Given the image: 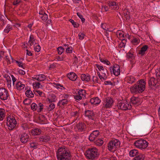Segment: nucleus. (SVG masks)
<instances>
[{"label": "nucleus", "mask_w": 160, "mask_h": 160, "mask_svg": "<svg viewBox=\"0 0 160 160\" xmlns=\"http://www.w3.org/2000/svg\"><path fill=\"white\" fill-rule=\"evenodd\" d=\"M94 143L97 145L100 146L102 145L103 143V142L102 139H99L96 140Z\"/></svg>", "instance_id": "72a5a7b5"}, {"label": "nucleus", "mask_w": 160, "mask_h": 160, "mask_svg": "<svg viewBox=\"0 0 160 160\" xmlns=\"http://www.w3.org/2000/svg\"><path fill=\"white\" fill-rule=\"evenodd\" d=\"M123 13L126 19L127 20H129L130 18L129 15V12H128L127 9H125L124 10Z\"/></svg>", "instance_id": "c756f323"}, {"label": "nucleus", "mask_w": 160, "mask_h": 160, "mask_svg": "<svg viewBox=\"0 0 160 160\" xmlns=\"http://www.w3.org/2000/svg\"><path fill=\"white\" fill-rule=\"evenodd\" d=\"M146 82L143 79H140L130 88L132 93L137 94L143 92L145 89Z\"/></svg>", "instance_id": "f257e3e1"}, {"label": "nucleus", "mask_w": 160, "mask_h": 160, "mask_svg": "<svg viewBox=\"0 0 160 160\" xmlns=\"http://www.w3.org/2000/svg\"><path fill=\"white\" fill-rule=\"evenodd\" d=\"M6 80L7 82H8V84H11V80L10 79V78L9 76H8L6 78Z\"/></svg>", "instance_id": "e2e57ef3"}, {"label": "nucleus", "mask_w": 160, "mask_h": 160, "mask_svg": "<svg viewBox=\"0 0 160 160\" xmlns=\"http://www.w3.org/2000/svg\"><path fill=\"white\" fill-rule=\"evenodd\" d=\"M5 116V110L4 109L0 108V121H2Z\"/></svg>", "instance_id": "a878e982"}, {"label": "nucleus", "mask_w": 160, "mask_h": 160, "mask_svg": "<svg viewBox=\"0 0 160 160\" xmlns=\"http://www.w3.org/2000/svg\"><path fill=\"white\" fill-rule=\"evenodd\" d=\"M126 57L128 59L131 58L132 59H134V55L130 51L127 54Z\"/></svg>", "instance_id": "f704fd0d"}, {"label": "nucleus", "mask_w": 160, "mask_h": 160, "mask_svg": "<svg viewBox=\"0 0 160 160\" xmlns=\"http://www.w3.org/2000/svg\"><path fill=\"white\" fill-rule=\"evenodd\" d=\"M8 117L7 120V125L9 127V130L12 131L15 127L16 124H17V122L15 119V118L12 117V118H9Z\"/></svg>", "instance_id": "0eeeda50"}, {"label": "nucleus", "mask_w": 160, "mask_h": 160, "mask_svg": "<svg viewBox=\"0 0 160 160\" xmlns=\"http://www.w3.org/2000/svg\"><path fill=\"white\" fill-rule=\"evenodd\" d=\"M111 73H112V69L113 74L116 76H118L120 74V68L118 64H115L113 66V68L111 67L110 68Z\"/></svg>", "instance_id": "9d476101"}, {"label": "nucleus", "mask_w": 160, "mask_h": 160, "mask_svg": "<svg viewBox=\"0 0 160 160\" xmlns=\"http://www.w3.org/2000/svg\"><path fill=\"white\" fill-rule=\"evenodd\" d=\"M38 107L37 105L35 103H33L31 105V109L34 111L37 110Z\"/></svg>", "instance_id": "79ce46f5"}, {"label": "nucleus", "mask_w": 160, "mask_h": 160, "mask_svg": "<svg viewBox=\"0 0 160 160\" xmlns=\"http://www.w3.org/2000/svg\"><path fill=\"white\" fill-rule=\"evenodd\" d=\"M85 93V91L83 89H81L78 91V95L80 96L81 95H82V96L84 95V94Z\"/></svg>", "instance_id": "09e8293b"}, {"label": "nucleus", "mask_w": 160, "mask_h": 160, "mask_svg": "<svg viewBox=\"0 0 160 160\" xmlns=\"http://www.w3.org/2000/svg\"><path fill=\"white\" fill-rule=\"evenodd\" d=\"M132 43L135 44H136L138 43V40L136 38H133V39L132 40Z\"/></svg>", "instance_id": "69168bd1"}, {"label": "nucleus", "mask_w": 160, "mask_h": 160, "mask_svg": "<svg viewBox=\"0 0 160 160\" xmlns=\"http://www.w3.org/2000/svg\"><path fill=\"white\" fill-rule=\"evenodd\" d=\"M99 60L101 62L103 63L104 64H106L107 65H109L110 64L109 61L106 59H104L100 57Z\"/></svg>", "instance_id": "58836bf2"}, {"label": "nucleus", "mask_w": 160, "mask_h": 160, "mask_svg": "<svg viewBox=\"0 0 160 160\" xmlns=\"http://www.w3.org/2000/svg\"><path fill=\"white\" fill-rule=\"evenodd\" d=\"M9 96V93L7 89L5 88H0V98L1 100H7Z\"/></svg>", "instance_id": "1a4fd4ad"}, {"label": "nucleus", "mask_w": 160, "mask_h": 160, "mask_svg": "<svg viewBox=\"0 0 160 160\" xmlns=\"http://www.w3.org/2000/svg\"><path fill=\"white\" fill-rule=\"evenodd\" d=\"M85 156L88 158L92 160L98 157L99 155L98 153V149L96 148H89L86 151Z\"/></svg>", "instance_id": "7ed1b4c3"}, {"label": "nucleus", "mask_w": 160, "mask_h": 160, "mask_svg": "<svg viewBox=\"0 0 160 160\" xmlns=\"http://www.w3.org/2000/svg\"><path fill=\"white\" fill-rule=\"evenodd\" d=\"M145 158V156L144 154H139L135 157L133 160H144Z\"/></svg>", "instance_id": "393cba45"}, {"label": "nucleus", "mask_w": 160, "mask_h": 160, "mask_svg": "<svg viewBox=\"0 0 160 160\" xmlns=\"http://www.w3.org/2000/svg\"><path fill=\"white\" fill-rule=\"evenodd\" d=\"M74 98L77 100H80L82 98V97L81 96L79 95H75L74 96Z\"/></svg>", "instance_id": "bf43d9fd"}, {"label": "nucleus", "mask_w": 160, "mask_h": 160, "mask_svg": "<svg viewBox=\"0 0 160 160\" xmlns=\"http://www.w3.org/2000/svg\"><path fill=\"white\" fill-rule=\"evenodd\" d=\"M148 47L147 45H144L141 48V49L139 51L138 54L141 56H143L145 53V52L147 50Z\"/></svg>", "instance_id": "a211bd4d"}, {"label": "nucleus", "mask_w": 160, "mask_h": 160, "mask_svg": "<svg viewBox=\"0 0 160 160\" xmlns=\"http://www.w3.org/2000/svg\"><path fill=\"white\" fill-rule=\"evenodd\" d=\"M57 157L58 160H71V155L65 149V146H63L58 149Z\"/></svg>", "instance_id": "f03ea898"}, {"label": "nucleus", "mask_w": 160, "mask_h": 160, "mask_svg": "<svg viewBox=\"0 0 160 160\" xmlns=\"http://www.w3.org/2000/svg\"><path fill=\"white\" fill-rule=\"evenodd\" d=\"M95 66L97 67V68H98V70L100 71L101 70H104V68L102 66H100L98 64H96Z\"/></svg>", "instance_id": "5fc2aeb1"}, {"label": "nucleus", "mask_w": 160, "mask_h": 160, "mask_svg": "<svg viewBox=\"0 0 160 160\" xmlns=\"http://www.w3.org/2000/svg\"><path fill=\"white\" fill-rule=\"evenodd\" d=\"M113 103L112 98L110 97H107L103 100V106L102 108L103 109H107L112 107Z\"/></svg>", "instance_id": "423d86ee"}, {"label": "nucleus", "mask_w": 160, "mask_h": 160, "mask_svg": "<svg viewBox=\"0 0 160 160\" xmlns=\"http://www.w3.org/2000/svg\"><path fill=\"white\" fill-rule=\"evenodd\" d=\"M35 41V39L34 38L32 35H31L30 37V39L29 40L28 42L30 43V45L31 46L34 43V42Z\"/></svg>", "instance_id": "4c0bfd02"}, {"label": "nucleus", "mask_w": 160, "mask_h": 160, "mask_svg": "<svg viewBox=\"0 0 160 160\" xmlns=\"http://www.w3.org/2000/svg\"><path fill=\"white\" fill-rule=\"evenodd\" d=\"M72 47L70 46L68 47L66 50V51L67 53H72Z\"/></svg>", "instance_id": "8fccbe9b"}, {"label": "nucleus", "mask_w": 160, "mask_h": 160, "mask_svg": "<svg viewBox=\"0 0 160 160\" xmlns=\"http://www.w3.org/2000/svg\"><path fill=\"white\" fill-rule=\"evenodd\" d=\"M38 145V143L35 142H32L30 143V147L31 148H37Z\"/></svg>", "instance_id": "ea45409f"}, {"label": "nucleus", "mask_w": 160, "mask_h": 160, "mask_svg": "<svg viewBox=\"0 0 160 160\" xmlns=\"http://www.w3.org/2000/svg\"><path fill=\"white\" fill-rule=\"evenodd\" d=\"M99 131L96 130L93 131L90 134L88 139L90 141H93L99 135Z\"/></svg>", "instance_id": "f8f14e48"}, {"label": "nucleus", "mask_w": 160, "mask_h": 160, "mask_svg": "<svg viewBox=\"0 0 160 160\" xmlns=\"http://www.w3.org/2000/svg\"><path fill=\"white\" fill-rule=\"evenodd\" d=\"M33 78L39 81H42L46 79V76L43 74H39L37 75L36 77Z\"/></svg>", "instance_id": "6ab92c4d"}, {"label": "nucleus", "mask_w": 160, "mask_h": 160, "mask_svg": "<svg viewBox=\"0 0 160 160\" xmlns=\"http://www.w3.org/2000/svg\"><path fill=\"white\" fill-rule=\"evenodd\" d=\"M15 61H16V63H17V64H18V65L19 67H21L23 69H24V66L23 65L21 64L22 63V62H20L16 60Z\"/></svg>", "instance_id": "4d7b16f0"}, {"label": "nucleus", "mask_w": 160, "mask_h": 160, "mask_svg": "<svg viewBox=\"0 0 160 160\" xmlns=\"http://www.w3.org/2000/svg\"><path fill=\"white\" fill-rule=\"evenodd\" d=\"M69 21L72 23L74 28H78L79 27V24L77 22H75L73 20L70 19Z\"/></svg>", "instance_id": "c9c22d12"}, {"label": "nucleus", "mask_w": 160, "mask_h": 160, "mask_svg": "<svg viewBox=\"0 0 160 160\" xmlns=\"http://www.w3.org/2000/svg\"><path fill=\"white\" fill-rule=\"evenodd\" d=\"M40 83L39 82H36L33 83V86L36 88H40Z\"/></svg>", "instance_id": "de8ad7c7"}, {"label": "nucleus", "mask_w": 160, "mask_h": 160, "mask_svg": "<svg viewBox=\"0 0 160 160\" xmlns=\"http://www.w3.org/2000/svg\"><path fill=\"white\" fill-rule=\"evenodd\" d=\"M61 101H62V105H66L67 104L68 100L66 99H63L61 100Z\"/></svg>", "instance_id": "6e6d98bb"}, {"label": "nucleus", "mask_w": 160, "mask_h": 160, "mask_svg": "<svg viewBox=\"0 0 160 160\" xmlns=\"http://www.w3.org/2000/svg\"><path fill=\"white\" fill-rule=\"evenodd\" d=\"M140 102V98L138 97H132L130 99V104L132 103L133 105H138Z\"/></svg>", "instance_id": "4468645a"}, {"label": "nucleus", "mask_w": 160, "mask_h": 160, "mask_svg": "<svg viewBox=\"0 0 160 160\" xmlns=\"http://www.w3.org/2000/svg\"><path fill=\"white\" fill-rule=\"evenodd\" d=\"M38 112H41L43 108V105L41 103H39L38 104Z\"/></svg>", "instance_id": "37998d69"}, {"label": "nucleus", "mask_w": 160, "mask_h": 160, "mask_svg": "<svg viewBox=\"0 0 160 160\" xmlns=\"http://www.w3.org/2000/svg\"><path fill=\"white\" fill-rule=\"evenodd\" d=\"M49 98L53 102L56 101V96L54 94H51Z\"/></svg>", "instance_id": "a18cd8bd"}, {"label": "nucleus", "mask_w": 160, "mask_h": 160, "mask_svg": "<svg viewBox=\"0 0 160 160\" xmlns=\"http://www.w3.org/2000/svg\"><path fill=\"white\" fill-rule=\"evenodd\" d=\"M108 8L107 6H105L102 7V10H104L105 12H107L108 11Z\"/></svg>", "instance_id": "680f3d73"}, {"label": "nucleus", "mask_w": 160, "mask_h": 160, "mask_svg": "<svg viewBox=\"0 0 160 160\" xmlns=\"http://www.w3.org/2000/svg\"><path fill=\"white\" fill-rule=\"evenodd\" d=\"M85 114L86 116L88 117L89 119L93 120L94 118V114L92 111L87 110L85 112Z\"/></svg>", "instance_id": "2eb2a0df"}, {"label": "nucleus", "mask_w": 160, "mask_h": 160, "mask_svg": "<svg viewBox=\"0 0 160 160\" xmlns=\"http://www.w3.org/2000/svg\"><path fill=\"white\" fill-rule=\"evenodd\" d=\"M41 19L44 21H46L48 19V15L46 13L42 16H40Z\"/></svg>", "instance_id": "c03bdc74"}, {"label": "nucleus", "mask_w": 160, "mask_h": 160, "mask_svg": "<svg viewBox=\"0 0 160 160\" xmlns=\"http://www.w3.org/2000/svg\"><path fill=\"white\" fill-rule=\"evenodd\" d=\"M67 76L70 80L72 81L76 80L78 78L77 75L73 72H71L68 73Z\"/></svg>", "instance_id": "f3484780"}, {"label": "nucleus", "mask_w": 160, "mask_h": 160, "mask_svg": "<svg viewBox=\"0 0 160 160\" xmlns=\"http://www.w3.org/2000/svg\"><path fill=\"white\" fill-rule=\"evenodd\" d=\"M38 122L40 124H44L45 123V120L43 119H41L40 117L38 118Z\"/></svg>", "instance_id": "603ef678"}, {"label": "nucleus", "mask_w": 160, "mask_h": 160, "mask_svg": "<svg viewBox=\"0 0 160 160\" xmlns=\"http://www.w3.org/2000/svg\"><path fill=\"white\" fill-rule=\"evenodd\" d=\"M139 154L138 151L136 149H133L131 150L129 152V155L130 156L133 157L137 156Z\"/></svg>", "instance_id": "bb28decb"}, {"label": "nucleus", "mask_w": 160, "mask_h": 160, "mask_svg": "<svg viewBox=\"0 0 160 160\" xmlns=\"http://www.w3.org/2000/svg\"><path fill=\"white\" fill-rule=\"evenodd\" d=\"M121 40H122L121 43H122V45L123 46H125V44L126 42V40H125V39L123 38H122V39Z\"/></svg>", "instance_id": "0e129e2a"}, {"label": "nucleus", "mask_w": 160, "mask_h": 160, "mask_svg": "<svg viewBox=\"0 0 160 160\" xmlns=\"http://www.w3.org/2000/svg\"><path fill=\"white\" fill-rule=\"evenodd\" d=\"M50 137L48 135L41 136L39 138V141L43 142H47L50 140Z\"/></svg>", "instance_id": "5701e85b"}, {"label": "nucleus", "mask_w": 160, "mask_h": 160, "mask_svg": "<svg viewBox=\"0 0 160 160\" xmlns=\"http://www.w3.org/2000/svg\"><path fill=\"white\" fill-rule=\"evenodd\" d=\"M76 127L80 132L85 131L86 128L85 124L82 122H79L77 124Z\"/></svg>", "instance_id": "9b49d317"}, {"label": "nucleus", "mask_w": 160, "mask_h": 160, "mask_svg": "<svg viewBox=\"0 0 160 160\" xmlns=\"http://www.w3.org/2000/svg\"><path fill=\"white\" fill-rule=\"evenodd\" d=\"M21 2V0H14L12 3V4L13 5L17 6Z\"/></svg>", "instance_id": "49530a36"}, {"label": "nucleus", "mask_w": 160, "mask_h": 160, "mask_svg": "<svg viewBox=\"0 0 160 160\" xmlns=\"http://www.w3.org/2000/svg\"><path fill=\"white\" fill-rule=\"evenodd\" d=\"M108 4L110 8H111V9L117 10L119 8V6L118 3L116 4V2H115L109 1Z\"/></svg>", "instance_id": "dca6fc26"}, {"label": "nucleus", "mask_w": 160, "mask_h": 160, "mask_svg": "<svg viewBox=\"0 0 160 160\" xmlns=\"http://www.w3.org/2000/svg\"><path fill=\"white\" fill-rule=\"evenodd\" d=\"M117 147L114 145V144L113 143L112 141V140L108 143V149L109 151H112V150L113 149H116Z\"/></svg>", "instance_id": "cd10ccee"}, {"label": "nucleus", "mask_w": 160, "mask_h": 160, "mask_svg": "<svg viewBox=\"0 0 160 160\" xmlns=\"http://www.w3.org/2000/svg\"><path fill=\"white\" fill-rule=\"evenodd\" d=\"M58 54L61 55L64 51V49L62 47H59L57 48Z\"/></svg>", "instance_id": "a19ab883"}, {"label": "nucleus", "mask_w": 160, "mask_h": 160, "mask_svg": "<svg viewBox=\"0 0 160 160\" xmlns=\"http://www.w3.org/2000/svg\"><path fill=\"white\" fill-rule=\"evenodd\" d=\"M55 108V105L53 103H51V104L49 105V108H50V110L49 111H51L52 109H53Z\"/></svg>", "instance_id": "052dcab7"}, {"label": "nucleus", "mask_w": 160, "mask_h": 160, "mask_svg": "<svg viewBox=\"0 0 160 160\" xmlns=\"http://www.w3.org/2000/svg\"><path fill=\"white\" fill-rule=\"evenodd\" d=\"M104 72L102 73V74H104V77H106V78H107V76L106 75V73H107L108 74V73L107 70L106 68H104V70H103Z\"/></svg>", "instance_id": "13d9d810"}, {"label": "nucleus", "mask_w": 160, "mask_h": 160, "mask_svg": "<svg viewBox=\"0 0 160 160\" xmlns=\"http://www.w3.org/2000/svg\"><path fill=\"white\" fill-rule=\"evenodd\" d=\"M78 35L79 39L81 40L83 39L84 38V36H85L84 34L81 32H79Z\"/></svg>", "instance_id": "3c124183"}, {"label": "nucleus", "mask_w": 160, "mask_h": 160, "mask_svg": "<svg viewBox=\"0 0 160 160\" xmlns=\"http://www.w3.org/2000/svg\"><path fill=\"white\" fill-rule=\"evenodd\" d=\"M125 101H118V107L119 109H121L123 110H127L128 109H130L132 108L131 105H129L128 102L127 101L125 102Z\"/></svg>", "instance_id": "39448f33"}, {"label": "nucleus", "mask_w": 160, "mask_h": 160, "mask_svg": "<svg viewBox=\"0 0 160 160\" xmlns=\"http://www.w3.org/2000/svg\"><path fill=\"white\" fill-rule=\"evenodd\" d=\"M34 49L36 52H39L41 50V47L39 45H37L34 48Z\"/></svg>", "instance_id": "864d4df0"}, {"label": "nucleus", "mask_w": 160, "mask_h": 160, "mask_svg": "<svg viewBox=\"0 0 160 160\" xmlns=\"http://www.w3.org/2000/svg\"><path fill=\"white\" fill-rule=\"evenodd\" d=\"M42 132V131L41 129L38 128H36L32 129L31 132L32 135L35 136L40 135Z\"/></svg>", "instance_id": "aec40b11"}, {"label": "nucleus", "mask_w": 160, "mask_h": 160, "mask_svg": "<svg viewBox=\"0 0 160 160\" xmlns=\"http://www.w3.org/2000/svg\"><path fill=\"white\" fill-rule=\"evenodd\" d=\"M104 83L106 85L108 84H110L112 85H113L112 83L110 81H106L104 82Z\"/></svg>", "instance_id": "338daca9"}, {"label": "nucleus", "mask_w": 160, "mask_h": 160, "mask_svg": "<svg viewBox=\"0 0 160 160\" xmlns=\"http://www.w3.org/2000/svg\"><path fill=\"white\" fill-rule=\"evenodd\" d=\"M28 135L26 133L21 134L20 140L21 142L23 143H26L29 141Z\"/></svg>", "instance_id": "ddd939ff"}, {"label": "nucleus", "mask_w": 160, "mask_h": 160, "mask_svg": "<svg viewBox=\"0 0 160 160\" xmlns=\"http://www.w3.org/2000/svg\"><path fill=\"white\" fill-rule=\"evenodd\" d=\"M100 102L101 100L97 97L92 98L90 100V102L92 104L94 105L98 104Z\"/></svg>", "instance_id": "412c9836"}, {"label": "nucleus", "mask_w": 160, "mask_h": 160, "mask_svg": "<svg viewBox=\"0 0 160 160\" xmlns=\"http://www.w3.org/2000/svg\"><path fill=\"white\" fill-rule=\"evenodd\" d=\"M136 80L135 78L132 76H130L128 77V82L129 83L132 84Z\"/></svg>", "instance_id": "2f4dec72"}, {"label": "nucleus", "mask_w": 160, "mask_h": 160, "mask_svg": "<svg viewBox=\"0 0 160 160\" xmlns=\"http://www.w3.org/2000/svg\"><path fill=\"white\" fill-rule=\"evenodd\" d=\"M12 29V27L10 25L8 24L6 28L4 29V32H5L8 33L9 31Z\"/></svg>", "instance_id": "473e14b6"}, {"label": "nucleus", "mask_w": 160, "mask_h": 160, "mask_svg": "<svg viewBox=\"0 0 160 160\" xmlns=\"http://www.w3.org/2000/svg\"><path fill=\"white\" fill-rule=\"evenodd\" d=\"M112 141L113 143L117 147H119L120 145V142L119 140L117 139H113L111 140Z\"/></svg>", "instance_id": "7c9ffc66"}, {"label": "nucleus", "mask_w": 160, "mask_h": 160, "mask_svg": "<svg viewBox=\"0 0 160 160\" xmlns=\"http://www.w3.org/2000/svg\"><path fill=\"white\" fill-rule=\"evenodd\" d=\"M32 102V100L29 98H27L25 99L23 101V103L25 105H29Z\"/></svg>", "instance_id": "e433bc0d"}, {"label": "nucleus", "mask_w": 160, "mask_h": 160, "mask_svg": "<svg viewBox=\"0 0 160 160\" xmlns=\"http://www.w3.org/2000/svg\"><path fill=\"white\" fill-rule=\"evenodd\" d=\"M160 79L157 78L155 79L153 77L150 78L148 80V83L150 87L153 86V87H158L159 85Z\"/></svg>", "instance_id": "6e6552de"}, {"label": "nucleus", "mask_w": 160, "mask_h": 160, "mask_svg": "<svg viewBox=\"0 0 160 160\" xmlns=\"http://www.w3.org/2000/svg\"><path fill=\"white\" fill-rule=\"evenodd\" d=\"M90 77L89 75H86L85 74H82L81 75V78L82 81L88 82L90 80Z\"/></svg>", "instance_id": "4be33fe9"}, {"label": "nucleus", "mask_w": 160, "mask_h": 160, "mask_svg": "<svg viewBox=\"0 0 160 160\" xmlns=\"http://www.w3.org/2000/svg\"><path fill=\"white\" fill-rule=\"evenodd\" d=\"M25 94L28 98H33L34 96L33 93L30 90H27L25 92Z\"/></svg>", "instance_id": "c85d7f7f"}, {"label": "nucleus", "mask_w": 160, "mask_h": 160, "mask_svg": "<svg viewBox=\"0 0 160 160\" xmlns=\"http://www.w3.org/2000/svg\"><path fill=\"white\" fill-rule=\"evenodd\" d=\"M16 86L18 90H20L24 89L25 86L24 84L22 83V82H18L16 83Z\"/></svg>", "instance_id": "b1692460"}, {"label": "nucleus", "mask_w": 160, "mask_h": 160, "mask_svg": "<svg viewBox=\"0 0 160 160\" xmlns=\"http://www.w3.org/2000/svg\"><path fill=\"white\" fill-rule=\"evenodd\" d=\"M98 78L96 76H93L92 77V80L93 82H98Z\"/></svg>", "instance_id": "774afa93"}, {"label": "nucleus", "mask_w": 160, "mask_h": 160, "mask_svg": "<svg viewBox=\"0 0 160 160\" xmlns=\"http://www.w3.org/2000/svg\"><path fill=\"white\" fill-rule=\"evenodd\" d=\"M148 143L144 139H139L136 141L134 143L135 146L141 149H145L148 146Z\"/></svg>", "instance_id": "20e7f679"}]
</instances>
